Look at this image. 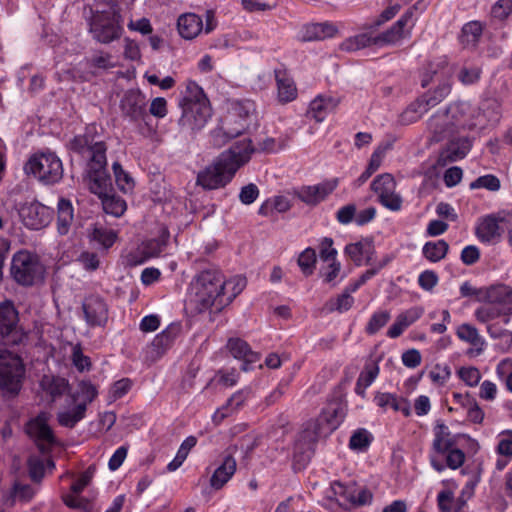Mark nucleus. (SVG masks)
Segmentation results:
<instances>
[{"mask_svg": "<svg viewBox=\"0 0 512 512\" xmlns=\"http://www.w3.org/2000/svg\"><path fill=\"white\" fill-rule=\"evenodd\" d=\"M496 373L498 378L505 383L507 390L512 392V359L501 360L496 367Z\"/></svg>", "mask_w": 512, "mask_h": 512, "instance_id": "nucleus-53", "label": "nucleus"}, {"mask_svg": "<svg viewBox=\"0 0 512 512\" xmlns=\"http://www.w3.org/2000/svg\"><path fill=\"white\" fill-rule=\"evenodd\" d=\"M22 223L31 230L45 227L51 217L50 209L37 201L26 202L18 210Z\"/></svg>", "mask_w": 512, "mask_h": 512, "instance_id": "nucleus-15", "label": "nucleus"}, {"mask_svg": "<svg viewBox=\"0 0 512 512\" xmlns=\"http://www.w3.org/2000/svg\"><path fill=\"white\" fill-rule=\"evenodd\" d=\"M374 252L373 241L370 238H363L345 247V254H347L357 266H361L364 260L369 264Z\"/></svg>", "mask_w": 512, "mask_h": 512, "instance_id": "nucleus-28", "label": "nucleus"}, {"mask_svg": "<svg viewBox=\"0 0 512 512\" xmlns=\"http://www.w3.org/2000/svg\"><path fill=\"white\" fill-rule=\"evenodd\" d=\"M106 165V157H104L103 163L89 162L87 176L85 177L89 190L99 197L109 193L111 188V179L106 171Z\"/></svg>", "mask_w": 512, "mask_h": 512, "instance_id": "nucleus-17", "label": "nucleus"}, {"mask_svg": "<svg viewBox=\"0 0 512 512\" xmlns=\"http://www.w3.org/2000/svg\"><path fill=\"white\" fill-rule=\"evenodd\" d=\"M112 168L115 176V181L119 189L125 193L131 191L134 187V181L132 177L129 175V173L124 171V169L118 162H114Z\"/></svg>", "mask_w": 512, "mask_h": 512, "instance_id": "nucleus-50", "label": "nucleus"}, {"mask_svg": "<svg viewBox=\"0 0 512 512\" xmlns=\"http://www.w3.org/2000/svg\"><path fill=\"white\" fill-rule=\"evenodd\" d=\"M471 148V143L468 138H458L451 140L445 149H443L438 158L439 165H446L449 162H455L466 156Z\"/></svg>", "mask_w": 512, "mask_h": 512, "instance_id": "nucleus-25", "label": "nucleus"}, {"mask_svg": "<svg viewBox=\"0 0 512 512\" xmlns=\"http://www.w3.org/2000/svg\"><path fill=\"white\" fill-rule=\"evenodd\" d=\"M476 235L485 243H492L499 239L501 232L498 220L492 215L483 218L476 228Z\"/></svg>", "mask_w": 512, "mask_h": 512, "instance_id": "nucleus-34", "label": "nucleus"}, {"mask_svg": "<svg viewBox=\"0 0 512 512\" xmlns=\"http://www.w3.org/2000/svg\"><path fill=\"white\" fill-rule=\"evenodd\" d=\"M354 303V299L351 296L349 290H346L344 293L339 295L336 299L330 300L326 304V308L328 311H338V312H345L348 311Z\"/></svg>", "mask_w": 512, "mask_h": 512, "instance_id": "nucleus-51", "label": "nucleus"}, {"mask_svg": "<svg viewBox=\"0 0 512 512\" xmlns=\"http://www.w3.org/2000/svg\"><path fill=\"white\" fill-rule=\"evenodd\" d=\"M257 124L256 105L251 100L233 101L229 104L226 115L220 125L211 133L218 146L241 135L251 126Z\"/></svg>", "mask_w": 512, "mask_h": 512, "instance_id": "nucleus-2", "label": "nucleus"}, {"mask_svg": "<svg viewBox=\"0 0 512 512\" xmlns=\"http://www.w3.org/2000/svg\"><path fill=\"white\" fill-rule=\"evenodd\" d=\"M147 101L139 90H128L120 101L122 115L131 122L145 121Z\"/></svg>", "mask_w": 512, "mask_h": 512, "instance_id": "nucleus-16", "label": "nucleus"}, {"mask_svg": "<svg viewBox=\"0 0 512 512\" xmlns=\"http://www.w3.org/2000/svg\"><path fill=\"white\" fill-rule=\"evenodd\" d=\"M451 446L452 442L449 439V432L447 426L444 424H439L436 427L433 448L439 453H444L448 451L451 448Z\"/></svg>", "mask_w": 512, "mask_h": 512, "instance_id": "nucleus-49", "label": "nucleus"}, {"mask_svg": "<svg viewBox=\"0 0 512 512\" xmlns=\"http://www.w3.org/2000/svg\"><path fill=\"white\" fill-rule=\"evenodd\" d=\"M74 221V209L69 200L60 199L57 205V231L60 235H66Z\"/></svg>", "mask_w": 512, "mask_h": 512, "instance_id": "nucleus-33", "label": "nucleus"}, {"mask_svg": "<svg viewBox=\"0 0 512 512\" xmlns=\"http://www.w3.org/2000/svg\"><path fill=\"white\" fill-rule=\"evenodd\" d=\"M91 240L97 242L103 248H110L117 239V233L101 224H95L91 233Z\"/></svg>", "mask_w": 512, "mask_h": 512, "instance_id": "nucleus-40", "label": "nucleus"}, {"mask_svg": "<svg viewBox=\"0 0 512 512\" xmlns=\"http://www.w3.org/2000/svg\"><path fill=\"white\" fill-rule=\"evenodd\" d=\"M87 62L90 68H94L96 70H108L116 66V62L112 55L102 51L94 53Z\"/></svg>", "mask_w": 512, "mask_h": 512, "instance_id": "nucleus-46", "label": "nucleus"}, {"mask_svg": "<svg viewBox=\"0 0 512 512\" xmlns=\"http://www.w3.org/2000/svg\"><path fill=\"white\" fill-rule=\"evenodd\" d=\"M29 476L34 482H39L44 477V461L39 457H30L28 460Z\"/></svg>", "mask_w": 512, "mask_h": 512, "instance_id": "nucleus-60", "label": "nucleus"}, {"mask_svg": "<svg viewBox=\"0 0 512 512\" xmlns=\"http://www.w3.org/2000/svg\"><path fill=\"white\" fill-rule=\"evenodd\" d=\"M504 317V312L495 304L483 305L476 309L475 317L481 323L492 324L491 322L499 317Z\"/></svg>", "mask_w": 512, "mask_h": 512, "instance_id": "nucleus-44", "label": "nucleus"}, {"mask_svg": "<svg viewBox=\"0 0 512 512\" xmlns=\"http://www.w3.org/2000/svg\"><path fill=\"white\" fill-rule=\"evenodd\" d=\"M72 362L78 371L89 370L91 367V361L88 356H85L82 352L80 345L73 346L72 349Z\"/></svg>", "mask_w": 512, "mask_h": 512, "instance_id": "nucleus-61", "label": "nucleus"}, {"mask_svg": "<svg viewBox=\"0 0 512 512\" xmlns=\"http://www.w3.org/2000/svg\"><path fill=\"white\" fill-rule=\"evenodd\" d=\"M389 319H390V314L387 311H381L378 313H374L366 326V332L371 335L375 334L383 326H385L387 324Z\"/></svg>", "mask_w": 512, "mask_h": 512, "instance_id": "nucleus-56", "label": "nucleus"}, {"mask_svg": "<svg viewBox=\"0 0 512 512\" xmlns=\"http://www.w3.org/2000/svg\"><path fill=\"white\" fill-rule=\"evenodd\" d=\"M320 426L319 420H311L298 436L294 447V461L298 464L299 469L310 461L313 447L320 434Z\"/></svg>", "mask_w": 512, "mask_h": 512, "instance_id": "nucleus-12", "label": "nucleus"}, {"mask_svg": "<svg viewBox=\"0 0 512 512\" xmlns=\"http://www.w3.org/2000/svg\"><path fill=\"white\" fill-rule=\"evenodd\" d=\"M67 403L68 407H64L57 413V421L63 427L73 428L85 417L86 407L85 403L70 404L69 397Z\"/></svg>", "mask_w": 512, "mask_h": 512, "instance_id": "nucleus-30", "label": "nucleus"}, {"mask_svg": "<svg viewBox=\"0 0 512 512\" xmlns=\"http://www.w3.org/2000/svg\"><path fill=\"white\" fill-rule=\"evenodd\" d=\"M237 449V446L229 448V454L224 457L222 464L214 471L210 478V485L212 488L221 489L234 475L236 471V461L232 453Z\"/></svg>", "mask_w": 512, "mask_h": 512, "instance_id": "nucleus-23", "label": "nucleus"}, {"mask_svg": "<svg viewBox=\"0 0 512 512\" xmlns=\"http://www.w3.org/2000/svg\"><path fill=\"white\" fill-rule=\"evenodd\" d=\"M24 376V365L21 358L7 350L0 352V389L9 393H17Z\"/></svg>", "mask_w": 512, "mask_h": 512, "instance_id": "nucleus-10", "label": "nucleus"}, {"mask_svg": "<svg viewBox=\"0 0 512 512\" xmlns=\"http://www.w3.org/2000/svg\"><path fill=\"white\" fill-rule=\"evenodd\" d=\"M18 312L12 301L6 300L0 303V334H11L18 323Z\"/></svg>", "mask_w": 512, "mask_h": 512, "instance_id": "nucleus-32", "label": "nucleus"}, {"mask_svg": "<svg viewBox=\"0 0 512 512\" xmlns=\"http://www.w3.org/2000/svg\"><path fill=\"white\" fill-rule=\"evenodd\" d=\"M471 189L485 188L490 191H497L500 188L499 179L491 174L478 177L470 184Z\"/></svg>", "mask_w": 512, "mask_h": 512, "instance_id": "nucleus-58", "label": "nucleus"}, {"mask_svg": "<svg viewBox=\"0 0 512 512\" xmlns=\"http://www.w3.org/2000/svg\"><path fill=\"white\" fill-rule=\"evenodd\" d=\"M316 263V253L313 249H305L298 258V265L305 275H310L313 272Z\"/></svg>", "mask_w": 512, "mask_h": 512, "instance_id": "nucleus-54", "label": "nucleus"}, {"mask_svg": "<svg viewBox=\"0 0 512 512\" xmlns=\"http://www.w3.org/2000/svg\"><path fill=\"white\" fill-rule=\"evenodd\" d=\"M496 452L508 460L512 458V430H504L499 433Z\"/></svg>", "mask_w": 512, "mask_h": 512, "instance_id": "nucleus-52", "label": "nucleus"}, {"mask_svg": "<svg viewBox=\"0 0 512 512\" xmlns=\"http://www.w3.org/2000/svg\"><path fill=\"white\" fill-rule=\"evenodd\" d=\"M372 45L377 46L376 36L361 33L345 40L341 47L345 51H356Z\"/></svg>", "mask_w": 512, "mask_h": 512, "instance_id": "nucleus-42", "label": "nucleus"}, {"mask_svg": "<svg viewBox=\"0 0 512 512\" xmlns=\"http://www.w3.org/2000/svg\"><path fill=\"white\" fill-rule=\"evenodd\" d=\"M276 82L280 102L287 103L296 98L297 89L292 79L288 78L284 73L276 72Z\"/></svg>", "mask_w": 512, "mask_h": 512, "instance_id": "nucleus-36", "label": "nucleus"}, {"mask_svg": "<svg viewBox=\"0 0 512 512\" xmlns=\"http://www.w3.org/2000/svg\"><path fill=\"white\" fill-rule=\"evenodd\" d=\"M347 499L353 505L363 506L371 503L373 495L368 489L362 488L360 490L349 492Z\"/></svg>", "mask_w": 512, "mask_h": 512, "instance_id": "nucleus-63", "label": "nucleus"}, {"mask_svg": "<svg viewBox=\"0 0 512 512\" xmlns=\"http://www.w3.org/2000/svg\"><path fill=\"white\" fill-rule=\"evenodd\" d=\"M485 302L495 304L504 312L503 322L509 323V315H512V287L506 284H495L486 287Z\"/></svg>", "mask_w": 512, "mask_h": 512, "instance_id": "nucleus-18", "label": "nucleus"}, {"mask_svg": "<svg viewBox=\"0 0 512 512\" xmlns=\"http://www.w3.org/2000/svg\"><path fill=\"white\" fill-rule=\"evenodd\" d=\"M413 16V10L409 9L406 11L388 30L376 36V42L378 47L385 45H394L400 40L410 34L412 24L407 28L409 22H411Z\"/></svg>", "mask_w": 512, "mask_h": 512, "instance_id": "nucleus-19", "label": "nucleus"}, {"mask_svg": "<svg viewBox=\"0 0 512 512\" xmlns=\"http://www.w3.org/2000/svg\"><path fill=\"white\" fill-rule=\"evenodd\" d=\"M458 375L462 381L471 387L476 386L481 379V374L475 367H462L459 369Z\"/></svg>", "mask_w": 512, "mask_h": 512, "instance_id": "nucleus-64", "label": "nucleus"}, {"mask_svg": "<svg viewBox=\"0 0 512 512\" xmlns=\"http://www.w3.org/2000/svg\"><path fill=\"white\" fill-rule=\"evenodd\" d=\"M48 415L39 414L36 418L30 420L27 424V433L34 439L42 453L50 451L57 443L53 430L48 424Z\"/></svg>", "mask_w": 512, "mask_h": 512, "instance_id": "nucleus-14", "label": "nucleus"}, {"mask_svg": "<svg viewBox=\"0 0 512 512\" xmlns=\"http://www.w3.org/2000/svg\"><path fill=\"white\" fill-rule=\"evenodd\" d=\"M181 326L178 323L170 324L165 330L158 334L151 343V348L157 355H161L180 333Z\"/></svg>", "mask_w": 512, "mask_h": 512, "instance_id": "nucleus-35", "label": "nucleus"}, {"mask_svg": "<svg viewBox=\"0 0 512 512\" xmlns=\"http://www.w3.org/2000/svg\"><path fill=\"white\" fill-rule=\"evenodd\" d=\"M251 390L249 388L241 389L235 392L226 402L224 408L227 410H232L234 413L238 409H240L245 401L250 397Z\"/></svg>", "mask_w": 512, "mask_h": 512, "instance_id": "nucleus-55", "label": "nucleus"}, {"mask_svg": "<svg viewBox=\"0 0 512 512\" xmlns=\"http://www.w3.org/2000/svg\"><path fill=\"white\" fill-rule=\"evenodd\" d=\"M336 32V27L328 22L311 23L302 27L299 39L303 42L321 41L333 37Z\"/></svg>", "mask_w": 512, "mask_h": 512, "instance_id": "nucleus-27", "label": "nucleus"}, {"mask_svg": "<svg viewBox=\"0 0 512 512\" xmlns=\"http://www.w3.org/2000/svg\"><path fill=\"white\" fill-rule=\"evenodd\" d=\"M482 34V25L477 21L465 24L462 28L461 41L465 45H474Z\"/></svg>", "mask_w": 512, "mask_h": 512, "instance_id": "nucleus-47", "label": "nucleus"}, {"mask_svg": "<svg viewBox=\"0 0 512 512\" xmlns=\"http://www.w3.org/2000/svg\"><path fill=\"white\" fill-rule=\"evenodd\" d=\"M177 28L184 39H193L202 31L203 22L198 15L185 13L178 18Z\"/></svg>", "mask_w": 512, "mask_h": 512, "instance_id": "nucleus-31", "label": "nucleus"}, {"mask_svg": "<svg viewBox=\"0 0 512 512\" xmlns=\"http://www.w3.org/2000/svg\"><path fill=\"white\" fill-rule=\"evenodd\" d=\"M82 308L88 325L102 326L107 322L108 308L101 297L91 295L85 298Z\"/></svg>", "mask_w": 512, "mask_h": 512, "instance_id": "nucleus-21", "label": "nucleus"}, {"mask_svg": "<svg viewBox=\"0 0 512 512\" xmlns=\"http://www.w3.org/2000/svg\"><path fill=\"white\" fill-rule=\"evenodd\" d=\"M44 274V268L38 258L28 251H19L11 263V275L20 285L31 286L41 281Z\"/></svg>", "mask_w": 512, "mask_h": 512, "instance_id": "nucleus-7", "label": "nucleus"}, {"mask_svg": "<svg viewBox=\"0 0 512 512\" xmlns=\"http://www.w3.org/2000/svg\"><path fill=\"white\" fill-rule=\"evenodd\" d=\"M457 336L477 348L478 353L483 351L484 340L478 330L470 324H462L457 328Z\"/></svg>", "mask_w": 512, "mask_h": 512, "instance_id": "nucleus-41", "label": "nucleus"}, {"mask_svg": "<svg viewBox=\"0 0 512 512\" xmlns=\"http://www.w3.org/2000/svg\"><path fill=\"white\" fill-rule=\"evenodd\" d=\"M338 185L337 179L324 181L317 185L302 186L295 194L296 196L307 205H316L323 201L329 194H331Z\"/></svg>", "mask_w": 512, "mask_h": 512, "instance_id": "nucleus-20", "label": "nucleus"}, {"mask_svg": "<svg viewBox=\"0 0 512 512\" xmlns=\"http://www.w3.org/2000/svg\"><path fill=\"white\" fill-rule=\"evenodd\" d=\"M96 472V467L94 465H91L89 466L81 475L80 477L78 478L77 481H75L72 485H71V491L72 493L74 494H80L84 489L85 487H87L92 478L94 477V474Z\"/></svg>", "mask_w": 512, "mask_h": 512, "instance_id": "nucleus-57", "label": "nucleus"}, {"mask_svg": "<svg viewBox=\"0 0 512 512\" xmlns=\"http://www.w3.org/2000/svg\"><path fill=\"white\" fill-rule=\"evenodd\" d=\"M70 149L89 158V162L103 163L106 157V145L97 135L95 125L88 126L84 134L75 136L70 142Z\"/></svg>", "mask_w": 512, "mask_h": 512, "instance_id": "nucleus-11", "label": "nucleus"}, {"mask_svg": "<svg viewBox=\"0 0 512 512\" xmlns=\"http://www.w3.org/2000/svg\"><path fill=\"white\" fill-rule=\"evenodd\" d=\"M227 156L219 155L217 159L199 171L196 184L205 190L225 187L235 175L234 167L228 165Z\"/></svg>", "mask_w": 512, "mask_h": 512, "instance_id": "nucleus-9", "label": "nucleus"}, {"mask_svg": "<svg viewBox=\"0 0 512 512\" xmlns=\"http://www.w3.org/2000/svg\"><path fill=\"white\" fill-rule=\"evenodd\" d=\"M25 170L45 184H54L63 176L62 162L52 152L35 154L26 163Z\"/></svg>", "mask_w": 512, "mask_h": 512, "instance_id": "nucleus-8", "label": "nucleus"}, {"mask_svg": "<svg viewBox=\"0 0 512 512\" xmlns=\"http://www.w3.org/2000/svg\"><path fill=\"white\" fill-rule=\"evenodd\" d=\"M179 106L181 108L178 119L179 131L190 136L201 131L212 116V109L203 89L193 81L187 83Z\"/></svg>", "mask_w": 512, "mask_h": 512, "instance_id": "nucleus-1", "label": "nucleus"}, {"mask_svg": "<svg viewBox=\"0 0 512 512\" xmlns=\"http://www.w3.org/2000/svg\"><path fill=\"white\" fill-rule=\"evenodd\" d=\"M341 99L335 96H318L311 101L308 115L317 122H322L328 114L334 112Z\"/></svg>", "mask_w": 512, "mask_h": 512, "instance_id": "nucleus-26", "label": "nucleus"}, {"mask_svg": "<svg viewBox=\"0 0 512 512\" xmlns=\"http://www.w3.org/2000/svg\"><path fill=\"white\" fill-rule=\"evenodd\" d=\"M427 111L428 107H425L423 101L418 99L400 115V122L405 125L416 122Z\"/></svg>", "mask_w": 512, "mask_h": 512, "instance_id": "nucleus-45", "label": "nucleus"}, {"mask_svg": "<svg viewBox=\"0 0 512 512\" xmlns=\"http://www.w3.org/2000/svg\"><path fill=\"white\" fill-rule=\"evenodd\" d=\"M372 441L371 434L366 429H358L349 440V447L352 450L363 452L367 450Z\"/></svg>", "mask_w": 512, "mask_h": 512, "instance_id": "nucleus-48", "label": "nucleus"}, {"mask_svg": "<svg viewBox=\"0 0 512 512\" xmlns=\"http://www.w3.org/2000/svg\"><path fill=\"white\" fill-rule=\"evenodd\" d=\"M246 286V279L241 276H236L228 281H225V289H223V298H220V305L226 307L234 298L239 295Z\"/></svg>", "mask_w": 512, "mask_h": 512, "instance_id": "nucleus-38", "label": "nucleus"}, {"mask_svg": "<svg viewBox=\"0 0 512 512\" xmlns=\"http://www.w3.org/2000/svg\"><path fill=\"white\" fill-rule=\"evenodd\" d=\"M123 19L118 8L112 5V8L96 10L93 12L89 31L94 40L102 44L111 43L121 37L123 33Z\"/></svg>", "mask_w": 512, "mask_h": 512, "instance_id": "nucleus-5", "label": "nucleus"}, {"mask_svg": "<svg viewBox=\"0 0 512 512\" xmlns=\"http://www.w3.org/2000/svg\"><path fill=\"white\" fill-rule=\"evenodd\" d=\"M96 387L89 381H81L78 390L75 393L68 394L70 404L85 403V407L91 403L97 396Z\"/></svg>", "mask_w": 512, "mask_h": 512, "instance_id": "nucleus-37", "label": "nucleus"}, {"mask_svg": "<svg viewBox=\"0 0 512 512\" xmlns=\"http://www.w3.org/2000/svg\"><path fill=\"white\" fill-rule=\"evenodd\" d=\"M227 347L234 358L243 360L241 370L245 372L251 370L252 365L259 361V355L253 352L249 345L239 338L229 339Z\"/></svg>", "mask_w": 512, "mask_h": 512, "instance_id": "nucleus-24", "label": "nucleus"}, {"mask_svg": "<svg viewBox=\"0 0 512 512\" xmlns=\"http://www.w3.org/2000/svg\"><path fill=\"white\" fill-rule=\"evenodd\" d=\"M166 246V240L164 239H151L143 243L141 252L145 255V258L158 256Z\"/></svg>", "mask_w": 512, "mask_h": 512, "instance_id": "nucleus-59", "label": "nucleus"}, {"mask_svg": "<svg viewBox=\"0 0 512 512\" xmlns=\"http://www.w3.org/2000/svg\"><path fill=\"white\" fill-rule=\"evenodd\" d=\"M379 374V367L375 363L367 364L364 370L360 373L357 382L364 387H369Z\"/></svg>", "mask_w": 512, "mask_h": 512, "instance_id": "nucleus-62", "label": "nucleus"}, {"mask_svg": "<svg viewBox=\"0 0 512 512\" xmlns=\"http://www.w3.org/2000/svg\"><path fill=\"white\" fill-rule=\"evenodd\" d=\"M256 152L255 146L252 144L250 139H244L242 141L236 142L229 150L221 153V156H227L228 165L234 167V172L246 164L250 159L253 153Z\"/></svg>", "mask_w": 512, "mask_h": 512, "instance_id": "nucleus-22", "label": "nucleus"}, {"mask_svg": "<svg viewBox=\"0 0 512 512\" xmlns=\"http://www.w3.org/2000/svg\"><path fill=\"white\" fill-rule=\"evenodd\" d=\"M371 189L378 195L379 202L389 210L398 211L402 206V198L395 192L396 182L389 173L378 175L371 183Z\"/></svg>", "mask_w": 512, "mask_h": 512, "instance_id": "nucleus-13", "label": "nucleus"}, {"mask_svg": "<svg viewBox=\"0 0 512 512\" xmlns=\"http://www.w3.org/2000/svg\"><path fill=\"white\" fill-rule=\"evenodd\" d=\"M449 250V245L445 240L430 241L423 246V255L430 262H439Z\"/></svg>", "mask_w": 512, "mask_h": 512, "instance_id": "nucleus-39", "label": "nucleus"}, {"mask_svg": "<svg viewBox=\"0 0 512 512\" xmlns=\"http://www.w3.org/2000/svg\"><path fill=\"white\" fill-rule=\"evenodd\" d=\"M474 126L470 117V105L465 102L450 104L444 111H438L428 120L432 142H440L462 130Z\"/></svg>", "mask_w": 512, "mask_h": 512, "instance_id": "nucleus-3", "label": "nucleus"}, {"mask_svg": "<svg viewBox=\"0 0 512 512\" xmlns=\"http://www.w3.org/2000/svg\"><path fill=\"white\" fill-rule=\"evenodd\" d=\"M40 387L50 397L51 401H56L70 391L68 380L54 375H44L40 381Z\"/></svg>", "mask_w": 512, "mask_h": 512, "instance_id": "nucleus-29", "label": "nucleus"}, {"mask_svg": "<svg viewBox=\"0 0 512 512\" xmlns=\"http://www.w3.org/2000/svg\"><path fill=\"white\" fill-rule=\"evenodd\" d=\"M100 198L102 199V206L105 213L115 217H120L125 212L126 203L120 197L109 195V193H107Z\"/></svg>", "mask_w": 512, "mask_h": 512, "instance_id": "nucleus-43", "label": "nucleus"}, {"mask_svg": "<svg viewBox=\"0 0 512 512\" xmlns=\"http://www.w3.org/2000/svg\"><path fill=\"white\" fill-rule=\"evenodd\" d=\"M223 289V275L215 269L204 270L192 281L189 300L198 312L208 309L219 312L224 308L219 303L220 298H223Z\"/></svg>", "mask_w": 512, "mask_h": 512, "instance_id": "nucleus-4", "label": "nucleus"}, {"mask_svg": "<svg viewBox=\"0 0 512 512\" xmlns=\"http://www.w3.org/2000/svg\"><path fill=\"white\" fill-rule=\"evenodd\" d=\"M452 69L447 65L445 60L436 63H430L426 71L422 75V87L428 86L432 81H439L438 86L431 92L420 98L428 110L436 106L444 98H446L451 91V77Z\"/></svg>", "mask_w": 512, "mask_h": 512, "instance_id": "nucleus-6", "label": "nucleus"}]
</instances>
